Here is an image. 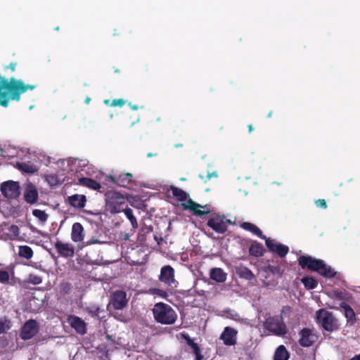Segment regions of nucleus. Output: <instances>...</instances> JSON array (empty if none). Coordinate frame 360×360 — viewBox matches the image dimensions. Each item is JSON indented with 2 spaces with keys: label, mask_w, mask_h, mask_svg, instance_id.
Here are the masks:
<instances>
[{
  "label": "nucleus",
  "mask_w": 360,
  "mask_h": 360,
  "mask_svg": "<svg viewBox=\"0 0 360 360\" xmlns=\"http://www.w3.org/2000/svg\"><path fill=\"white\" fill-rule=\"evenodd\" d=\"M36 88L34 84H25L22 80L11 77L8 80L0 75V105L7 107L10 101H19L22 94Z\"/></svg>",
  "instance_id": "f257e3e1"
},
{
  "label": "nucleus",
  "mask_w": 360,
  "mask_h": 360,
  "mask_svg": "<svg viewBox=\"0 0 360 360\" xmlns=\"http://www.w3.org/2000/svg\"><path fill=\"white\" fill-rule=\"evenodd\" d=\"M153 314L155 320L164 325H172L177 319V314L172 307L163 302H158L154 305Z\"/></svg>",
  "instance_id": "f03ea898"
},
{
  "label": "nucleus",
  "mask_w": 360,
  "mask_h": 360,
  "mask_svg": "<svg viewBox=\"0 0 360 360\" xmlns=\"http://www.w3.org/2000/svg\"><path fill=\"white\" fill-rule=\"evenodd\" d=\"M106 208L111 214H117L127 207L124 196L117 191H108L105 193Z\"/></svg>",
  "instance_id": "7ed1b4c3"
},
{
  "label": "nucleus",
  "mask_w": 360,
  "mask_h": 360,
  "mask_svg": "<svg viewBox=\"0 0 360 360\" xmlns=\"http://www.w3.org/2000/svg\"><path fill=\"white\" fill-rule=\"evenodd\" d=\"M317 323L326 331L332 333L340 328L338 319L333 313L325 309H320L316 312Z\"/></svg>",
  "instance_id": "20e7f679"
},
{
  "label": "nucleus",
  "mask_w": 360,
  "mask_h": 360,
  "mask_svg": "<svg viewBox=\"0 0 360 360\" xmlns=\"http://www.w3.org/2000/svg\"><path fill=\"white\" fill-rule=\"evenodd\" d=\"M264 328L276 336H283L288 331L282 316L268 318L264 323Z\"/></svg>",
  "instance_id": "39448f33"
},
{
  "label": "nucleus",
  "mask_w": 360,
  "mask_h": 360,
  "mask_svg": "<svg viewBox=\"0 0 360 360\" xmlns=\"http://www.w3.org/2000/svg\"><path fill=\"white\" fill-rule=\"evenodd\" d=\"M127 292L122 290H117L111 295L108 309L109 310L110 307H112L116 310H122L127 306Z\"/></svg>",
  "instance_id": "423d86ee"
},
{
  "label": "nucleus",
  "mask_w": 360,
  "mask_h": 360,
  "mask_svg": "<svg viewBox=\"0 0 360 360\" xmlns=\"http://www.w3.org/2000/svg\"><path fill=\"white\" fill-rule=\"evenodd\" d=\"M39 331L38 322L34 319L27 321L20 331V338L23 340H28L34 338Z\"/></svg>",
  "instance_id": "0eeeda50"
},
{
  "label": "nucleus",
  "mask_w": 360,
  "mask_h": 360,
  "mask_svg": "<svg viewBox=\"0 0 360 360\" xmlns=\"http://www.w3.org/2000/svg\"><path fill=\"white\" fill-rule=\"evenodd\" d=\"M2 195L8 199H15L20 194V185L18 181H7L3 182L0 187Z\"/></svg>",
  "instance_id": "6e6552de"
},
{
  "label": "nucleus",
  "mask_w": 360,
  "mask_h": 360,
  "mask_svg": "<svg viewBox=\"0 0 360 360\" xmlns=\"http://www.w3.org/2000/svg\"><path fill=\"white\" fill-rule=\"evenodd\" d=\"M311 264L310 271H316L324 277L330 278L335 277L336 274V272L322 259L314 258Z\"/></svg>",
  "instance_id": "1a4fd4ad"
},
{
  "label": "nucleus",
  "mask_w": 360,
  "mask_h": 360,
  "mask_svg": "<svg viewBox=\"0 0 360 360\" xmlns=\"http://www.w3.org/2000/svg\"><path fill=\"white\" fill-rule=\"evenodd\" d=\"M298 342L303 347H309L317 341L318 337L311 329L304 328L299 332Z\"/></svg>",
  "instance_id": "9d476101"
},
{
  "label": "nucleus",
  "mask_w": 360,
  "mask_h": 360,
  "mask_svg": "<svg viewBox=\"0 0 360 360\" xmlns=\"http://www.w3.org/2000/svg\"><path fill=\"white\" fill-rule=\"evenodd\" d=\"M159 279L172 287L176 288L178 285V282L174 279V269L169 265L162 267Z\"/></svg>",
  "instance_id": "9b49d317"
},
{
  "label": "nucleus",
  "mask_w": 360,
  "mask_h": 360,
  "mask_svg": "<svg viewBox=\"0 0 360 360\" xmlns=\"http://www.w3.org/2000/svg\"><path fill=\"white\" fill-rule=\"evenodd\" d=\"M207 225L218 233H224L228 229L224 216L216 215L210 218Z\"/></svg>",
  "instance_id": "f8f14e48"
},
{
  "label": "nucleus",
  "mask_w": 360,
  "mask_h": 360,
  "mask_svg": "<svg viewBox=\"0 0 360 360\" xmlns=\"http://www.w3.org/2000/svg\"><path fill=\"white\" fill-rule=\"evenodd\" d=\"M265 243L267 248L271 252L276 253L280 257H285L289 251L288 246L279 243H276L274 240L269 238L266 236Z\"/></svg>",
  "instance_id": "ddd939ff"
},
{
  "label": "nucleus",
  "mask_w": 360,
  "mask_h": 360,
  "mask_svg": "<svg viewBox=\"0 0 360 360\" xmlns=\"http://www.w3.org/2000/svg\"><path fill=\"white\" fill-rule=\"evenodd\" d=\"M67 321L78 334L83 335L86 333L87 325L80 317L75 315H69Z\"/></svg>",
  "instance_id": "4468645a"
},
{
  "label": "nucleus",
  "mask_w": 360,
  "mask_h": 360,
  "mask_svg": "<svg viewBox=\"0 0 360 360\" xmlns=\"http://www.w3.org/2000/svg\"><path fill=\"white\" fill-rule=\"evenodd\" d=\"M184 209L191 210L194 215L198 217L204 216L210 212L208 205H200L194 202L192 199L187 200V204L184 205Z\"/></svg>",
  "instance_id": "2eb2a0df"
},
{
  "label": "nucleus",
  "mask_w": 360,
  "mask_h": 360,
  "mask_svg": "<svg viewBox=\"0 0 360 360\" xmlns=\"http://www.w3.org/2000/svg\"><path fill=\"white\" fill-rule=\"evenodd\" d=\"M238 331L231 327H225L224 331L220 335V339L223 340L225 345L233 346L236 344V336Z\"/></svg>",
  "instance_id": "dca6fc26"
},
{
  "label": "nucleus",
  "mask_w": 360,
  "mask_h": 360,
  "mask_svg": "<svg viewBox=\"0 0 360 360\" xmlns=\"http://www.w3.org/2000/svg\"><path fill=\"white\" fill-rule=\"evenodd\" d=\"M54 247L61 257L68 258L73 257L75 255V248L71 244L65 243L58 240L55 243Z\"/></svg>",
  "instance_id": "f3484780"
},
{
  "label": "nucleus",
  "mask_w": 360,
  "mask_h": 360,
  "mask_svg": "<svg viewBox=\"0 0 360 360\" xmlns=\"http://www.w3.org/2000/svg\"><path fill=\"white\" fill-rule=\"evenodd\" d=\"M85 195L74 194L67 198V202L72 207L82 209L85 207L86 202Z\"/></svg>",
  "instance_id": "a211bd4d"
},
{
  "label": "nucleus",
  "mask_w": 360,
  "mask_h": 360,
  "mask_svg": "<svg viewBox=\"0 0 360 360\" xmlns=\"http://www.w3.org/2000/svg\"><path fill=\"white\" fill-rule=\"evenodd\" d=\"M133 176L131 173L127 172L120 174L118 176H110V181L119 186L127 187L132 181Z\"/></svg>",
  "instance_id": "6ab92c4d"
},
{
  "label": "nucleus",
  "mask_w": 360,
  "mask_h": 360,
  "mask_svg": "<svg viewBox=\"0 0 360 360\" xmlns=\"http://www.w3.org/2000/svg\"><path fill=\"white\" fill-rule=\"evenodd\" d=\"M340 307L344 309V315L347 319V323L349 325H353L356 321V317L354 309L345 302H342L340 304Z\"/></svg>",
  "instance_id": "aec40b11"
},
{
  "label": "nucleus",
  "mask_w": 360,
  "mask_h": 360,
  "mask_svg": "<svg viewBox=\"0 0 360 360\" xmlns=\"http://www.w3.org/2000/svg\"><path fill=\"white\" fill-rule=\"evenodd\" d=\"M83 231L84 228L80 223H74L72 227L71 239L74 242L82 241L84 239Z\"/></svg>",
  "instance_id": "412c9836"
},
{
  "label": "nucleus",
  "mask_w": 360,
  "mask_h": 360,
  "mask_svg": "<svg viewBox=\"0 0 360 360\" xmlns=\"http://www.w3.org/2000/svg\"><path fill=\"white\" fill-rule=\"evenodd\" d=\"M38 196V192L34 186L30 185L25 189L24 198L27 203L34 204L37 202Z\"/></svg>",
  "instance_id": "4be33fe9"
},
{
  "label": "nucleus",
  "mask_w": 360,
  "mask_h": 360,
  "mask_svg": "<svg viewBox=\"0 0 360 360\" xmlns=\"http://www.w3.org/2000/svg\"><path fill=\"white\" fill-rule=\"evenodd\" d=\"M79 184L94 191H98L101 188V185L97 181L89 177L79 178Z\"/></svg>",
  "instance_id": "5701e85b"
},
{
  "label": "nucleus",
  "mask_w": 360,
  "mask_h": 360,
  "mask_svg": "<svg viewBox=\"0 0 360 360\" xmlns=\"http://www.w3.org/2000/svg\"><path fill=\"white\" fill-rule=\"evenodd\" d=\"M240 227L245 231H250L262 239L266 238V236L263 234L262 231L254 224L250 222H243Z\"/></svg>",
  "instance_id": "b1692460"
},
{
  "label": "nucleus",
  "mask_w": 360,
  "mask_h": 360,
  "mask_svg": "<svg viewBox=\"0 0 360 360\" xmlns=\"http://www.w3.org/2000/svg\"><path fill=\"white\" fill-rule=\"evenodd\" d=\"M210 278L218 283H223L226 280L227 275L221 268H213L210 271Z\"/></svg>",
  "instance_id": "393cba45"
},
{
  "label": "nucleus",
  "mask_w": 360,
  "mask_h": 360,
  "mask_svg": "<svg viewBox=\"0 0 360 360\" xmlns=\"http://www.w3.org/2000/svg\"><path fill=\"white\" fill-rule=\"evenodd\" d=\"M290 358V353L286 349V347L281 345H279L274 355V360H288Z\"/></svg>",
  "instance_id": "a878e982"
},
{
  "label": "nucleus",
  "mask_w": 360,
  "mask_h": 360,
  "mask_svg": "<svg viewBox=\"0 0 360 360\" xmlns=\"http://www.w3.org/2000/svg\"><path fill=\"white\" fill-rule=\"evenodd\" d=\"M264 249L263 245L256 240L252 242L249 248V253L250 255L258 257L264 255Z\"/></svg>",
  "instance_id": "bb28decb"
},
{
  "label": "nucleus",
  "mask_w": 360,
  "mask_h": 360,
  "mask_svg": "<svg viewBox=\"0 0 360 360\" xmlns=\"http://www.w3.org/2000/svg\"><path fill=\"white\" fill-rule=\"evenodd\" d=\"M16 167L22 173L34 174L38 172V167L30 163L18 162Z\"/></svg>",
  "instance_id": "cd10ccee"
},
{
  "label": "nucleus",
  "mask_w": 360,
  "mask_h": 360,
  "mask_svg": "<svg viewBox=\"0 0 360 360\" xmlns=\"http://www.w3.org/2000/svg\"><path fill=\"white\" fill-rule=\"evenodd\" d=\"M237 274L242 278H245L248 281H252L255 278V275L248 268L240 266L236 269Z\"/></svg>",
  "instance_id": "c85d7f7f"
},
{
  "label": "nucleus",
  "mask_w": 360,
  "mask_h": 360,
  "mask_svg": "<svg viewBox=\"0 0 360 360\" xmlns=\"http://www.w3.org/2000/svg\"><path fill=\"white\" fill-rule=\"evenodd\" d=\"M297 261L298 264L302 269H307L310 271V268L312 265V261H314V257L309 255H302L298 257Z\"/></svg>",
  "instance_id": "c756f323"
},
{
  "label": "nucleus",
  "mask_w": 360,
  "mask_h": 360,
  "mask_svg": "<svg viewBox=\"0 0 360 360\" xmlns=\"http://www.w3.org/2000/svg\"><path fill=\"white\" fill-rule=\"evenodd\" d=\"M170 191H172L173 196L177 200L181 201V202L186 200V199L188 198V194L182 189L179 188L178 187L172 186L170 187Z\"/></svg>",
  "instance_id": "7c9ffc66"
},
{
  "label": "nucleus",
  "mask_w": 360,
  "mask_h": 360,
  "mask_svg": "<svg viewBox=\"0 0 360 360\" xmlns=\"http://www.w3.org/2000/svg\"><path fill=\"white\" fill-rule=\"evenodd\" d=\"M33 250L28 245H20L19 246L18 255L20 257H23L27 259H30L33 256Z\"/></svg>",
  "instance_id": "2f4dec72"
},
{
  "label": "nucleus",
  "mask_w": 360,
  "mask_h": 360,
  "mask_svg": "<svg viewBox=\"0 0 360 360\" xmlns=\"http://www.w3.org/2000/svg\"><path fill=\"white\" fill-rule=\"evenodd\" d=\"M302 283L304 284V287L308 290H313L316 288L318 285V281L310 276H304L301 279Z\"/></svg>",
  "instance_id": "473e14b6"
},
{
  "label": "nucleus",
  "mask_w": 360,
  "mask_h": 360,
  "mask_svg": "<svg viewBox=\"0 0 360 360\" xmlns=\"http://www.w3.org/2000/svg\"><path fill=\"white\" fill-rule=\"evenodd\" d=\"M124 213L126 217L129 220L133 229H136L138 228V222L136 218L133 214V210L129 207H127L124 210Z\"/></svg>",
  "instance_id": "72a5a7b5"
},
{
  "label": "nucleus",
  "mask_w": 360,
  "mask_h": 360,
  "mask_svg": "<svg viewBox=\"0 0 360 360\" xmlns=\"http://www.w3.org/2000/svg\"><path fill=\"white\" fill-rule=\"evenodd\" d=\"M153 228L152 226H143L139 230V240L141 242H145L146 240V235L153 232Z\"/></svg>",
  "instance_id": "f704fd0d"
},
{
  "label": "nucleus",
  "mask_w": 360,
  "mask_h": 360,
  "mask_svg": "<svg viewBox=\"0 0 360 360\" xmlns=\"http://www.w3.org/2000/svg\"><path fill=\"white\" fill-rule=\"evenodd\" d=\"M32 214L41 222H45L48 219V214L41 210H33Z\"/></svg>",
  "instance_id": "c9c22d12"
},
{
  "label": "nucleus",
  "mask_w": 360,
  "mask_h": 360,
  "mask_svg": "<svg viewBox=\"0 0 360 360\" xmlns=\"http://www.w3.org/2000/svg\"><path fill=\"white\" fill-rule=\"evenodd\" d=\"M20 234V229L17 225H11L8 228V235L10 236L11 239H15Z\"/></svg>",
  "instance_id": "e433bc0d"
},
{
  "label": "nucleus",
  "mask_w": 360,
  "mask_h": 360,
  "mask_svg": "<svg viewBox=\"0 0 360 360\" xmlns=\"http://www.w3.org/2000/svg\"><path fill=\"white\" fill-rule=\"evenodd\" d=\"M27 281L30 283H32L34 285H38L42 282V278L41 276H39L38 275L31 274L29 275Z\"/></svg>",
  "instance_id": "4c0bfd02"
},
{
  "label": "nucleus",
  "mask_w": 360,
  "mask_h": 360,
  "mask_svg": "<svg viewBox=\"0 0 360 360\" xmlns=\"http://www.w3.org/2000/svg\"><path fill=\"white\" fill-rule=\"evenodd\" d=\"M267 268L274 275L281 276L282 274L281 266L278 264H269Z\"/></svg>",
  "instance_id": "58836bf2"
},
{
  "label": "nucleus",
  "mask_w": 360,
  "mask_h": 360,
  "mask_svg": "<svg viewBox=\"0 0 360 360\" xmlns=\"http://www.w3.org/2000/svg\"><path fill=\"white\" fill-rule=\"evenodd\" d=\"M46 181L51 186L58 184V176L56 174H49L46 176Z\"/></svg>",
  "instance_id": "ea45409f"
},
{
  "label": "nucleus",
  "mask_w": 360,
  "mask_h": 360,
  "mask_svg": "<svg viewBox=\"0 0 360 360\" xmlns=\"http://www.w3.org/2000/svg\"><path fill=\"white\" fill-rule=\"evenodd\" d=\"M9 323L6 319L0 320V334L5 333L10 328Z\"/></svg>",
  "instance_id": "a19ab883"
},
{
  "label": "nucleus",
  "mask_w": 360,
  "mask_h": 360,
  "mask_svg": "<svg viewBox=\"0 0 360 360\" xmlns=\"http://www.w3.org/2000/svg\"><path fill=\"white\" fill-rule=\"evenodd\" d=\"M10 276L7 271H0V283H7L9 281Z\"/></svg>",
  "instance_id": "79ce46f5"
},
{
  "label": "nucleus",
  "mask_w": 360,
  "mask_h": 360,
  "mask_svg": "<svg viewBox=\"0 0 360 360\" xmlns=\"http://www.w3.org/2000/svg\"><path fill=\"white\" fill-rule=\"evenodd\" d=\"M71 284L68 282L62 283L60 284V290L65 294H69L71 291Z\"/></svg>",
  "instance_id": "37998d69"
},
{
  "label": "nucleus",
  "mask_w": 360,
  "mask_h": 360,
  "mask_svg": "<svg viewBox=\"0 0 360 360\" xmlns=\"http://www.w3.org/2000/svg\"><path fill=\"white\" fill-rule=\"evenodd\" d=\"M212 176L217 177V172H212V173H207L206 175L203 174H200L199 177L204 180L205 182H207L208 180H210Z\"/></svg>",
  "instance_id": "c03bdc74"
},
{
  "label": "nucleus",
  "mask_w": 360,
  "mask_h": 360,
  "mask_svg": "<svg viewBox=\"0 0 360 360\" xmlns=\"http://www.w3.org/2000/svg\"><path fill=\"white\" fill-rule=\"evenodd\" d=\"M126 103V101L122 98L114 99L110 104L112 107L120 106L122 107Z\"/></svg>",
  "instance_id": "a18cd8bd"
},
{
  "label": "nucleus",
  "mask_w": 360,
  "mask_h": 360,
  "mask_svg": "<svg viewBox=\"0 0 360 360\" xmlns=\"http://www.w3.org/2000/svg\"><path fill=\"white\" fill-rule=\"evenodd\" d=\"M315 204L318 207H320V208H322L324 210L326 209L328 207L326 202L324 199H319V200H316Z\"/></svg>",
  "instance_id": "49530a36"
},
{
  "label": "nucleus",
  "mask_w": 360,
  "mask_h": 360,
  "mask_svg": "<svg viewBox=\"0 0 360 360\" xmlns=\"http://www.w3.org/2000/svg\"><path fill=\"white\" fill-rule=\"evenodd\" d=\"M100 311L101 309L99 307H93L91 309L89 310V313L92 316H98L99 315Z\"/></svg>",
  "instance_id": "de8ad7c7"
},
{
  "label": "nucleus",
  "mask_w": 360,
  "mask_h": 360,
  "mask_svg": "<svg viewBox=\"0 0 360 360\" xmlns=\"http://www.w3.org/2000/svg\"><path fill=\"white\" fill-rule=\"evenodd\" d=\"M139 115L136 114L134 117H129V124L130 126L134 125L136 123L139 122Z\"/></svg>",
  "instance_id": "09e8293b"
},
{
  "label": "nucleus",
  "mask_w": 360,
  "mask_h": 360,
  "mask_svg": "<svg viewBox=\"0 0 360 360\" xmlns=\"http://www.w3.org/2000/svg\"><path fill=\"white\" fill-rule=\"evenodd\" d=\"M17 66L16 62H11L8 65H6L4 68V70H7L8 69H10L12 72H14L15 70V68Z\"/></svg>",
  "instance_id": "8fccbe9b"
},
{
  "label": "nucleus",
  "mask_w": 360,
  "mask_h": 360,
  "mask_svg": "<svg viewBox=\"0 0 360 360\" xmlns=\"http://www.w3.org/2000/svg\"><path fill=\"white\" fill-rule=\"evenodd\" d=\"M191 347L192 348L193 354L199 352L200 351V347L197 343L193 344Z\"/></svg>",
  "instance_id": "3c124183"
},
{
  "label": "nucleus",
  "mask_w": 360,
  "mask_h": 360,
  "mask_svg": "<svg viewBox=\"0 0 360 360\" xmlns=\"http://www.w3.org/2000/svg\"><path fill=\"white\" fill-rule=\"evenodd\" d=\"M186 343L188 344V345H189L190 347H191L193 344H195V342H194V341L188 336L187 335L186 337Z\"/></svg>",
  "instance_id": "603ef678"
},
{
  "label": "nucleus",
  "mask_w": 360,
  "mask_h": 360,
  "mask_svg": "<svg viewBox=\"0 0 360 360\" xmlns=\"http://www.w3.org/2000/svg\"><path fill=\"white\" fill-rule=\"evenodd\" d=\"M129 106L134 110H137L139 108H143V106L139 107L138 105H132L131 103H129Z\"/></svg>",
  "instance_id": "864d4df0"
},
{
  "label": "nucleus",
  "mask_w": 360,
  "mask_h": 360,
  "mask_svg": "<svg viewBox=\"0 0 360 360\" xmlns=\"http://www.w3.org/2000/svg\"><path fill=\"white\" fill-rule=\"evenodd\" d=\"M195 355V360H202L203 356L201 354V352H196L194 354Z\"/></svg>",
  "instance_id": "5fc2aeb1"
},
{
  "label": "nucleus",
  "mask_w": 360,
  "mask_h": 360,
  "mask_svg": "<svg viewBox=\"0 0 360 360\" xmlns=\"http://www.w3.org/2000/svg\"><path fill=\"white\" fill-rule=\"evenodd\" d=\"M335 295L336 297H338L340 299H342V292H341L335 291Z\"/></svg>",
  "instance_id": "6e6d98bb"
},
{
  "label": "nucleus",
  "mask_w": 360,
  "mask_h": 360,
  "mask_svg": "<svg viewBox=\"0 0 360 360\" xmlns=\"http://www.w3.org/2000/svg\"><path fill=\"white\" fill-rule=\"evenodd\" d=\"M349 360H360V354H356L354 356H353Z\"/></svg>",
  "instance_id": "4d7b16f0"
},
{
  "label": "nucleus",
  "mask_w": 360,
  "mask_h": 360,
  "mask_svg": "<svg viewBox=\"0 0 360 360\" xmlns=\"http://www.w3.org/2000/svg\"><path fill=\"white\" fill-rule=\"evenodd\" d=\"M158 155V153H148L147 154V157L148 158H152V157H155V156H157Z\"/></svg>",
  "instance_id": "13d9d810"
},
{
  "label": "nucleus",
  "mask_w": 360,
  "mask_h": 360,
  "mask_svg": "<svg viewBox=\"0 0 360 360\" xmlns=\"http://www.w3.org/2000/svg\"><path fill=\"white\" fill-rule=\"evenodd\" d=\"M253 129H254V128L252 127V124H249L248 125V132L251 133L253 131Z\"/></svg>",
  "instance_id": "bf43d9fd"
},
{
  "label": "nucleus",
  "mask_w": 360,
  "mask_h": 360,
  "mask_svg": "<svg viewBox=\"0 0 360 360\" xmlns=\"http://www.w3.org/2000/svg\"><path fill=\"white\" fill-rule=\"evenodd\" d=\"M90 101H91V98H89V97H88V96H87V97L86 98V99H85V103H86V104H89V102H90Z\"/></svg>",
  "instance_id": "052dcab7"
},
{
  "label": "nucleus",
  "mask_w": 360,
  "mask_h": 360,
  "mask_svg": "<svg viewBox=\"0 0 360 360\" xmlns=\"http://www.w3.org/2000/svg\"><path fill=\"white\" fill-rule=\"evenodd\" d=\"M225 221H226V225H227V224H231L232 222L230 219H227L226 217H225Z\"/></svg>",
  "instance_id": "680f3d73"
},
{
  "label": "nucleus",
  "mask_w": 360,
  "mask_h": 360,
  "mask_svg": "<svg viewBox=\"0 0 360 360\" xmlns=\"http://www.w3.org/2000/svg\"><path fill=\"white\" fill-rule=\"evenodd\" d=\"M272 115V111H270L269 114L267 115V117H271Z\"/></svg>",
  "instance_id": "e2e57ef3"
},
{
  "label": "nucleus",
  "mask_w": 360,
  "mask_h": 360,
  "mask_svg": "<svg viewBox=\"0 0 360 360\" xmlns=\"http://www.w3.org/2000/svg\"><path fill=\"white\" fill-rule=\"evenodd\" d=\"M109 102H110V101H109V100H105V104H108V103H109Z\"/></svg>",
  "instance_id": "0e129e2a"
},
{
  "label": "nucleus",
  "mask_w": 360,
  "mask_h": 360,
  "mask_svg": "<svg viewBox=\"0 0 360 360\" xmlns=\"http://www.w3.org/2000/svg\"><path fill=\"white\" fill-rule=\"evenodd\" d=\"M55 30H59V27H56V28H55Z\"/></svg>",
  "instance_id": "69168bd1"
}]
</instances>
